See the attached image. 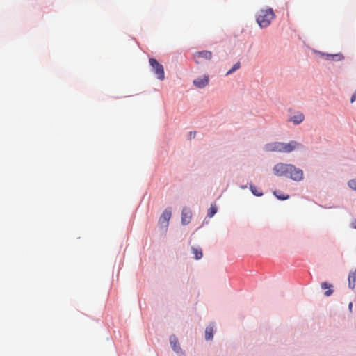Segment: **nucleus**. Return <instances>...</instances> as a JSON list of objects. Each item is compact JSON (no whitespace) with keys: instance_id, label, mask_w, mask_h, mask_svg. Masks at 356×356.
Listing matches in <instances>:
<instances>
[{"instance_id":"19","label":"nucleus","mask_w":356,"mask_h":356,"mask_svg":"<svg viewBox=\"0 0 356 356\" xmlns=\"http://www.w3.org/2000/svg\"><path fill=\"white\" fill-rule=\"evenodd\" d=\"M240 63L238 62L236 63V64L234 65V66L232 67V69H230L227 72V75H229V74H231L232 73H233L234 72H235L236 70L239 69L240 68Z\"/></svg>"},{"instance_id":"20","label":"nucleus","mask_w":356,"mask_h":356,"mask_svg":"<svg viewBox=\"0 0 356 356\" xmlns=\"http://www.w3.org/2000/svg\"><path fill=\"white\" fill-rule=\"evenodd\" d=\"M348 185L351 189L356 191V179L350 180Z\"/></svg>"},{"instance_id":"4","label":"nucleus","mask_w":356,"mask_h":356,"mask_svg":"<svg viewBox=\"0 0 356 356\" xmlns=\"http://www.w3.org/2000/svg\"><path fill=\"white\" fill-rule=\"evenodd\" d=\"M290 167L291 168H289V175L287 177L296 181H302L303 179V171L291 164Z\"/></svg>"},{"instance_id":"7","label":"nucleus","mask_w":356,"mask_h":356,"mask_svg":"<svg viewBox=\"0 0 356 356\" xmlns=\"http://www.w3.org/2000/svg\"><path fill=\"white\" fill-rule=\"evenodd\" d=\"M171 209L170 208H167L164 210L162 215L159 218V223L161 225H165V226L168 225V222L171 218Z\"/></svg>"},{"instance_id":"10","label":"nucleus","mask_w":356,"mask_h":356,"mask_svg":"<svg viewBox=\"0 0 356 356\" xmlns=\"http://www.w3.org/2000/svg\"><path fill=\"white\" fill-rule=\"evenodd\" d=\"M170 343L173 350L177 353L181 352V348L179 346L177 338L175 335L170 337Z\"/></svg>"},{"instance_id":"1","label":"nucleus","mask_w":356,"mask_h":356,"mask_svg":"<svg viewBox=\"0 0 356 356\" xmlns=\"http://www.w3.org/2000/svg\"><path fill=\"white\" fill-rule=\"evenodd\" d=\"M300 146V143L294 140L290 141L288 143L273 142L265 145L264 150L266 152L289 153Z\"/></svg>"},{"instance_id":"2","label":"nucleus","mask_w":356,"mask_h":356,"mask_svg":"<svg viewBox=\"0 0 356 356\" xmlns=\"http://www.w3.org/2000/svg\"><path fill=\"white\" fill-rule=\"evenodd\" d=\"M275 17L273 10L271 8L261 9L257 14V22L261 28L268 27L272 20Z\"/></svg>"},{"instance_id":"3","label":"nucleus","mask_w":356,"mask_h":356,"mask_svg":"<svg viewBox=\"0 0 356 356\" xmlns=\"http://www.w3.org/2000/svg\"><path fill=\"white\" fill-rule=\"evenodd\" d=\"M149 63L157 78L163 81L165 79L163 66L153 58H149Z\"/></svg>"},{"instance_id":"8","label":"nucleus","mask_w":356,"mask_h":356,"mask_svg":"<svg viewBox=\"0 0 356 356\" xmlns=\"http://www.w3.org/2000/svg\"><path fill=\"white\" fill-rule=\"evenodd\" d=\"M192 217V213L190 209L184 207L181 212V222L184 225H187L190 222Z\"/></svg>"},{"instance_id":"23","label":"nucleus","mask_w":356,"mask_h":356,"mask_svg":"<svg viewBox=\"0 0 356 356\" xmlns=\"http://www.w3.org/2000/svg\"><path fill=\"white\" fill-rule=\"evenodd\" d=\"M356 99V92L352 95L350 102L351 103L354 102Z\"/></svg>"},{"instance_id":"24","label":"nucleus","mask_w":356,"mask_h":356,"mask_svg":"<svg viewBox=\"0 0 356 356\" xmlns=\"http://www.w3.org/2000/svg\"><path fill=\"white\" fill-rule=\"evenodd\" d=\"M352 227L356 229V220L352 222Z\"/></svg>"},{"instance_id":"18","label":"nucleus","mask_w":356,"mask_h":356,"mask_svg":"<svg viewBox=\"0 0 356 356\" xmlns=\"http://www.w3.org/2000/svg\"><path fill=\"white\" fill-rule=\"evenodd\" d=\"M250 190H251L252 193L254 195H256V196H259H259H261V195H263V193H262V192H261L260 191H259V190L257 188V187H256V186H253V185H252V184H250Z\"/></svg>"},{"instance_id":"21","label":"nucleus","mask_w":356,"mask_h":356,"mask_svg":"<svg viewBox=\"0 0 356 356\" xmlns=\"http://www.w3.org/2000/svg\"><path fill=\"white\" fill-rule=\"evenodd\" d=\"M274 194H275V195L277 196V197L278 199H280V200H286V199H288V198H289V195H286V196H285L284 195H277V192H276V191H275V192H274Z\"/></svg>"},{"instance_id":"9","label":"nucleus","mask_w":356,"mask_h":356,"mask_svg":"<svg viewBox=\"0 0 356 356\" xmlns=\"http://www.w3.org/2000/svg\"><path fill=\"white\" fill-rule=\"evenodd\" d=\"M208 83H209V76L207 75H204L203 77L197 78L193 81V84L197 88H200L205 87L206 86L208 85Z\"/></svg>"},{"instance_id":"14","label":"nucleus","mask_w":356,"mask_h":356,"mask_svg":"<svg viewBox=\"0 0 356 356\" xmlns=\"http://www.w3.org/2000/svg\"><path fill=\"white\" fill-rule=\"evenodd\" d=\"M356 280V271L351 272L348 276V284L350 288L353 289L355 287V282Z\"/></svg>"},{"instance_id":"5","label":"nucleus","mask_w":356,"mask_h":356,"mask_svg":"<svg viewBox=\"0 0 356 356\" xmlns=\"http://www.w3.org/2000/svg\"><path fill=\"white\" fill-rule=\"evenodd\" d=\"M291 164L279 163L273 168L274 174L277 176H288Z\"/></svg>"},{"instance_id":"15","label":"nucleus","mask_w":356,"mask_h":356,"mask_svg":"<svg viewBox=\"0 0 356 356\" xmlns=\"http://www.w3.org/2000/svg\"><path fill=\"white\" fill-rule=\"evenodd\" d=\"M332 286L331 284H329L327 282H323L321 284V288L323 289H328V290L325 292V295L326 296H329L333 293V290L331 289Z\"/></svg>"},{"instance_id":"6","label":"nucleus","mask_w":356,"mask_h":356,"mask_svg":"<svg viewBox=\"0 0 356 356\" xmlns=\"http://www.w3.org/2000/svg\"><path fill=\"white\" fill-rule=\"evenodd\" d=\"M193 58L196 63H200L202 59L209 60L212 58V53L210 51H201L193 54Z\"/></svg>"},{"instance_id":"16","label":"nucleus","mask_w":356,"mask_h":356,"mask_svg":"<svg viewBox=\"0 0 356 356\" xmlns=\"http://www.w3.org/2000/svg\"><path fill=\"white\" fill-rule=\"evenodd\" d=\"M192 252L196 259H200L202 257V251L200 248H192Z\"/></svg>"},{"instance_id":"13","label":"nucleus","mask_w":356,"mask_h":356,"mask_svg":"<svg viewBox=\"0 0 356 356\" xmlns=\"http://www.w3.org/2000/svg\"><path fill=\"white\" fill-rule=\"evenodd\" d=\"M213 337V327L211 325L206 327L205 330V339L206 340H211Z\"/></svg>"},{"instance_id":"22","label":"nucleus","mask_w":356,"mask_h":356,"mask_svg":"<svg viewBox=\"0 0 356 356\" xmlns=\"http://www.w3.org/2000/svg\"><path fill=\"white\" fill-rule=\"evenodd\" d=\"M195 136H196L195 131H190L188 134V137L190 139L195 138Z\"/></svg>"},{"instance_id":"11","label":"nucleus","mask_w":356,"mask_h":356,"mask_svg":"<svg viewBox=\"0 0 356 356\" xmlns=\"http://www.w3.org/2000/svg\"><path fill=\"white\" fill-rule=\"evenodd\" d=\"M305 116L301 112H296L294 115L290 118V120L292 121L295 124H299L303 122Z\"/></svg>"},{"instance_id":"17","label":"nucleus","mask_w":356,"mask_h":356,"mask_svg":"<svg viewBox=\"0 0 356 356\" xmlns=\"http://www.w3.org/2000/svg\"><path fill=\"white\" fill-rule=\"evenodd\" d=\"M217 212V208L215 204H211L208 210L207 216L209 218H212Z\"/></svg>"},{"instance_id":"12","label":"nucleus","mask_w":356,"mask_h":356,"mask_svg":"<svg viewBox=\"0 0 356 356\" xmlns=\"http://www.w3.org/2000/svg\"><path fill=\"white\" fill-rule=\"evenodd\" d=\"M325 56V59L327 60L341 61L344 58V56L341 53H337L334 54H327Z\"/></svg>"},{"instance_id":"25","label":"nucleus","mask_w":356,"mask_h":356,"mask_svg":"<svg viewBox=\"0 0 356 356\" xmlns=\"http://www.w3.org/2000/svg\"><path fill=\"white\" fill-rule=\"evenodd\" d=\"M352 307H353V303L352 302H350L349 305H348V307H349V309L351 311L352 309Z\"/></svg>"}]
</instances>
